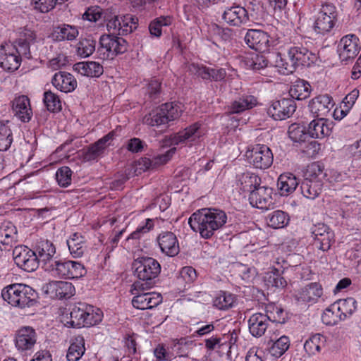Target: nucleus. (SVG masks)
<instances>
[{"label":"nucleus","instance_id":"f257e3e1","mask_svg":"<svg viewBox=\"0 0 361 361\" xmlns=\"http://www.w3.org/2000/svg\"><path fill=\"white\" fill-rule=\"evenodd\" d=\"M227 222V214L223 210L204 208L194 212L188 219L191 228L204 239H210Z\"/></svg>","mask_w":361,"mask_h":361},{"label":"nucleus","instance_id":"f03ea898","mask_svg":"<svg viewBox=\"0 0 361 361\" xmlns=\"http://www.w3.org/2000/svg\"><path fill=\"white\" fill-rule=\"evenodd\" d=\"M287 56L289 62L283 58L281 53L276 54L275 66L283 75L293 73L298 66L310 67L317 61V54L302 45L290 47L287 50Z\"/></svg>","mask_w":361,"mask_h":361},{"label":"nucleus","instance_id":"7ed1b4c3","mask_svg":"<svg viewBox=\"0 0 361 361\" xmlns=\"http://www.w3.org/2000/svg\"><path fill=\"white\" fill-rule=\"evenodd\" d=\"M135 275L139 281L133 284L137 289H149L154 284V279L161 272V265L152 257H141L133 262Z\"/></svg>","mask_w":361,"mask_h":361},{"label":"nucleus","instance_id":"20e7f679","mask_svg":"<svg viewBox=\"0 0 361 361\" xmlns=\"http://www.w3.org/2000/svg\"><path fill=\"white\" fill-rule=\"evenodd\" d=\"M37 293L30 286L13 283L1 290V298L13 307L23 309L37 302Z\"/></svg>","mask_w":361,"mask_h":361},{"label":"nucleus","instance_id":"39448f33","mask_svg":"<svg viewBox=\"0 0 361 361\" xmlns=\"http://www.w3.org/2000/svg\"><path fill=\"white\" fill-rule=\"evenodd\" d=\"M326 177V173L322 164L313 162L309 164L300 183L302 195L310 200H314L319 197L322 191L323 180Z\"/></svg>","mask_w":361,"mask_h":361},{"label":"nucleus","instance_id":"423d86ee","mask_svg":"<svg viewBox=\"0 0 361 361\" xmlns=\"http://www.w3.org/2000/svg\"><path fill=\"white\" fill-rule=\"evenodd\" d=\"M180 104L174 102L162 104L152 110L143 118V123L152 127L165 130L169 126V123L178 119L182 114Z\"/></svg>","mask_w":361,"mask_h":361},{"label":"nucleus","instance_id":"0eeeda50","mask_svg":"<svg viewBox=\"0 0 361 361\" xmlns=\"http://www.w3.org/2000/svg\"><path fill=\"white\" fill-rule=\"evenodd\" d=\"M282 313V309L271 305L266 307V313L253 314L248 319L250 333L255 337H261L265 334L270 323L284 322V319L282 322L281 321L280 315Z\"/></svg>","mask_w":361,"mask_h":361},{"label":"nucleus","instance_id":"6e6552de","mask_svg":"<svg viewBox=\"0 0 361 361\" xmlns=\"http://www.w3.org/2000/svg\"><path fill=\"white\" fill-rule=\"evenodd\" d=\"M205 134V130L200 122H195L178 133L162 140L161 147L170 145H189L199 142Z\"/></svg>","mask_w":361,"mask_h":361},{"label":"nucleus","instance_id":"1a4fd4ad","mask_svg":"<svg viewBox=\"0 0 361 361\" xmlns=\"http://www.w3.org/2000/svg\"><path fill=\"white\" fill-rule=\"evenodd\" d=\"M128 46V42L124 38L118 37V35H102L99 38V46L96 54L102 60L113 59L116 56L126 52Z\"/></svg>","mask_w":361,"mask_h":361},{"label":"nucleus","instance_id":"9d476101","mask_svg":"<svg viewBox=\"0 0 361 361\" xmlns=\"http://www.w3.org/2000/svg\"><path fill=\"white\" fill-rule=\"evenodd\" d=\"M46 271L60 279H74L84 276L86 273L85 266L79 262L58 259L47 264Z\"/></svg>","mask_w":361,"mask_h":361},{"label":"nucleus","instance_id":"9b49d317","mask_svg":"<svg viewBox=\"0 0 361 361\" xmlns=\"http://www.w3.org/2000/svg\"><path fill=\"white\" fill-rule=\"evenodd\" d=\"M338 20L336 8L332 4H322L313 24L314 31L325 35L331 32Z\"/></svg>","mask_w":361,"mask_h":361},{"label":"nucleus","instance_id":"f8f14e48","mask_svg":"<svg viewBox=\"0 0 361 361\" xmlns=\"http://www.w3.org/2000/svg\"><path fill=\"white\" fill-rule=\"evenodd\" d=\"M248 163L255 169H267L269 168L274 160V156L270 148L262 144L249 147L245 152Z\"/></svg>","mask_w":361,"mask_h":361},{"label":"nucleus","instance_id":"ddd939ff","mask_svg":"<svg viewBox=\"0 0 361 361\" xmlns=\"http://www.w3.org/2000/svg\"><path fill=\"white\" fill-rule=\"evenodd\" d=\"M147 289H137L133 286L130 288V293L134 295L132 299L133 306L138 310H151L157 307L162 302V295L157 292H145Z\"/></svg>","mask_w":361,"mask_h":361},{"label":"nucleus","instance_id":"4468645a","mask_svg":"<svg viewBox=\"0 0 361 361\" xmlns=\"http://www.w3.org/2000/svg\"><path fill=\"white\" fill-rule=\"evenodd\" d=\"M11 255L16 265L25 271L32 272L39 267L40 261L33 249L25 245L15 246Z\"/></svg>","mask_w":361,"mask_h":361},{"label":"nucleus","instance_id":"2eb2a0df","mask_svg":"<svg viewBox=\"0 0 361 361\" xmlns=\"http://www.w3.org/2000/svg\"><path fill=\"white\" fill-rule=\"evenodd\" d=\"M11 255L16 265L25 271L32 272L39 267L40 261L33 249L25 245L15 246Z\"/></svg>","mask_w":361,"mask_h":361},{"label":"nucleus","instance_id":"dca6fc26","mask_svg":"<svg viewBox=\"0 0 361 361\" xmlns=\"http://www.w3.org/2000/svg\"><path fill=\"white\" fill-rule=\"evenodd\" d=\"M311 234L314 245L323 252H328L335 243L334 232L326 224L319 223L313 225L311 228Z\"/></svg>","mask_w":361,"mask_h":361},{"label":"nucleus","instance_id":"f3484780","mask_svg":"<svg viewBox=\"0 0 361 361\" xmlns=\"http://www.w3.org/2000/svg\"><path fill=\"white\" fill-rule=\"evenodd\" d=\"M37 341V334L34 328L24 326L15 334V345L20 353L32 351Z\"/></svg>","mask_w":361,"mask_h":361},{"label":"nucleus","instance_id":"a211bd4d","mask_svg":"<svg viewBox=\"0 0 361 361\" xmlns=\"http://www.w3.org/2000/svg\"><path fill=\"white\" fill-rule=\"evenodd\" d=\"M361 49L359 38L353 34L341 38L338 45V53L342 61L353 59Z\"/></svg>","mask_w":361,"mask_h":361},{"label":"nucleus","instance_id":"6ab92c4d","mask_svg":"<svg viewBox=\"0 0 361 361\" xmlns=\"http://www.w3.org/2000/svg\"><path fill=\"white\" fill-rule=\"evenodd\" d=\"M245 41L248 47L259 52L269 51L273 46V42L267 32L257 29H249L245 36Z\"/></svg>","mask_w":361,"mask_h":361},{"label":"nucleus","instance_id":"aec40b11","mask_svg":"<svg viewBox=\"0 0 361 361\" xmlns=\"http://www.w3.org/2000/svg\"><path fill=\"white\" fill-rule=\"evenodd\" d=\"M296 104L293 98H281L272 102L268 114L275 120H284L290 117L295 111Z\"/></svg>","mask_w":361,"mask_h":361},{"label":"nucleus","instance_id":"412c9836","mask_svg":"<svg viewBox=\"0 0 361 361\" xmlns=\"http://www.w3.org/2000/svg\"><path fill=\"white\" fill-rule=\"evenodd\" d=\"M116 136V132L111 130L94 144L89 145L82 153L83 159L86 161L97 159L104 153L105 150L111 145V142L114 140Z\"/></svg>","mask_w":361,"mask_h":361},{"label":"nucleus","instance_id":"4be33fe9","mask_svg":"<svg viewBox=\"0 0 361 361\" xmlns=\"http://www.w3.org/2000/svg\"><path fill=\"white\" fill-rule=\"evenodd\" d=\"M334 106L332 97L328 94H320L312 98L308 107L315 118H325Z\"/></svg>","mask_w":361,"mask_h":361},{"label":"nucleus","instance_id":"5701e85b","mask_svg":"<svg viewBox=\"0 0 361 361\" xmlns=\"http://www.w3.org/2000/svg\"><path fill=\"white\" fill-rule=\"evenodd\" d=\"M273 189L267 186H259L249 195L250 204L260 209H268L273 204Z\"/></svg>","mask_w":361,"mask_h":361},{"label":"nucleus","instance_id":"b1692460","mask_svg":"<svg viewBox=\"0 0 361 361\" xmlns=\"http://www.w3.org/2000/svg\"><path fill=\"white\" fill-rule=\"evenodd\" d=\"M33 250L40 262L42 263L45 271L48 264H50L52 262L56 261L53 259L56 253V247L51 241L47 239L38 240L33 247Z\"/></svg>","mask_w":361,"mask_h":361},{"label":"nucleus","instance_id":"393cba45","mask_svg":"<svg viewBox=\"0 0 361 361\" xmlns=\"http://www.w3.org/2000/svg\"><path fill=\"white\" fill-rule=\"evenodd\" d=\"M45 293L51 298H70L74 295L75 288L70 282L54 281L46 285Z\"/></svg>","mask_w":361,"mask_h":361},{"label":"nucleus","instance_id":"a878e982","mask_svg":"<svg viewBox=\"0 0 361 361\" xmlns=\"http://www.w3.org/2000/svg\"><path fill=\"white\" fill-rule=\"evenodd\" d=\"M189 68L191 72L203 80L221 81L226 76V71L222 68H210L204 65L192 63Z\"/></svg>","mask_w":361,"mask_h":361},{"label":"nucleus","instance_id":"bb28decb","mask_svg":"<svg viewBox=\"0 0 361 361\" xmlns=\"http://www.w3.org/2000/svg\"><path fill=\"white\" fill-rule=\"evenodd\" d=\"M11 109L14 115L22 122H29L32 116L30 99L27 96L20 95L11 101Z\"/></svg>","mask_w":361,"mask_h":361},{"label":"nucleus","instance_id":"cd10ccee","mask_svg":"<svg viewBox=\"0 0 361 361\" xmlns=\"http://www.w3.org/2000/svg\"><path fill=\"white\" fill-rule=\"evenodd\" d=\"M157 242L161 252L169 257H175L180 252L178 239L172 232L160 233L157 237Z\"/></svg>","mask_w":361,"mask_h":361},{"label":"nucleus","instance_id":"c85d7f7f","mask_svg":"<svg viewBox=\"0 0 361 361\" xmlns=\"http://www.w3.org/2000/svg\"><path fill=\"white\" fill-rule=\"evenodd\" d=\"M222 18L229 25L239 27L248 21V12L242 6H233L224 11Z\"/></svg>","mask_w":361,"mask_h":361},{"label":"nucleus","instance_id":"c756f323","mask_svg":"<svg viewBox=\"0 0 361 361\" xmlns=\"http://www.w3.org/2000/svg\"><path fill=\"white\" fill-rule=\"evenodd\" d=\"M332 122L322 118L312 120L308 125L307 132L310 138L322 139L331 133Z\"/></svg>","mask_w":361,"mask_h":361},{"label":"nucleus","instance_id":"7c9ffc66","mask_svg":"<svg viewBox=\"0 0 361 361\" xmlns=\"http://www.w3.org/2000/svg\"><path fill=\"white\" fill-rule=\"evenodd\" d=\"M52 85L61 92L68 93L75 90L78 82L75 77L66 71H59L51 79Z\"/></svg>","mask_w":361,"mask_h":361},{"label":"nucleus","instance_id":"2f4dec72","mask_svg":"<svg viewBox=\"0 0 361 361\" xmlns=\"http://www.w3.org/2000/svg\"><path fill=\"white\" fill-rule=\"evenodd\" d=\"M176 149V147H173L168 150L166 153L162 154H159L153 158V159H150L147 157H142L140 158L137 163V168L135 171L136 173L137 170H140L139 173L141 171H145L148 169H153L157 165L164 164L167 161H169L173 154L175 153Z\"/></svg>","mask_w":361,"mask_h":361},{"label":"nucleus","instance_id":"473e14b6","mask_svg":"<svg viewBox=\"0 0 361 361\" xmlns=\"http://www.w3.org/2000/svg\"><path fill=\"white\" fill-rule=\"evenodd\" d=\"M323 294L322 285L317 282L310 283L301 288L295 297L298 301L316 302Z\"/></svg>","mask_w":361,"mask_h":361},{"label":"nucleus","instance_id":"72a5a7b5","mask_svg":"<svg viewBox=\"0 0 361 361\" xmlns=\"http://www.w3.org/2000/svg\"><path fill=\"white\" fill-rule=\"evenodd\" d=\"M300 182L296 176L291 173H284L279 176L277 180V188L281 196H288L298 186Z\"/></svg>","mask_w":361,"mask_h":361},{"label":"nucleus","instance_id":"f704fd0d","mask_svg":"<svg viewBox=\"0 0 361 361\" xmlns=\"http://www.w3.org/2000/svg\"><path fill=\"white\" fill-rule=\"evenodd\" d=\"M257 103V99L254 96L243 94L228 106V114H240L247 109L253 108Z\"/></svg>","mask_w":361,"mask_h":361},{"label":"nucleus","instance_id":"c9c22d12","mask_svg":"<svg viewBox=\"0 0 361 361\" xmlns=\"http://www.w3.org/2000/svg\"><path fill=\"white\" fill-rule=\"evenodd\" d=\"M79 31L77 27L68 24H62L55 26L52 32V37L54 40L73 41L77 38Z\"/></svg>","mask_w":361,"mask_h":361},{"label":"nucleus","instance_id":"e433bc0d","mask_svg":"<svg viewBox=\"0 0 361 361\" xmlns=\"http://www.w3.org/2000/svg\"><path fill=\"white\" fill-rule=\"evenodd\" d=\"M85 352V338L77 335L71 338L66 357L68 361H78Z\"/></svg>","mask_w":361,"mask_h":361},{"label":"nucleus","instance_id":"4c0bfd02","mask_svg":"<svg viewBox=\"0 0 361 361\" xmlns=\"http://www.w3.org/2000/svg\"><path fill=\"white\" fill-rule=\"evenodd\" d=\"M75 69L81 75L90 78H99L104 73L102 64L96 61H82L75 64Z\"/></svg>","mask_w":361,"mask_h":361},{"label":"nucleus","instance_id":"58836bf2","mask_svg":"<svg viewBox=\"0 0 361 361\" xmlns=\"http://www.w3.org/2000/svg\"><path fill=\"white\" fill-rule=\"evenodd\" d=\"M1 244L4 246V250L10 251L15 245L17 241L16 227L10 221L1 223Z\"/></svg>","mask_w":361,"mask_h":361},{"label":"nucleus","instance_id":"ea45409f","mask_svg":"<svg viewBox=\"0 0 361 361\" xmlns=\"http://www.w3.org/2000/svg\"><path fill=\"white\" fill-rule=\"evenodd\" d=\"M238 181L240 190L250 194L260 185L262 180L261 178L255 173L245 172L239 176Z\"/></svg>","mask_w":361,"mask_h":361},{"label":"nucleus","instance_id":"a19ab883","mask_svg":"<svg viewBox=\"0 0 361 361\" xmlns=\"http://www.w3.org/2000/svg\"><path fill=\"white\" fill-rule=\"evenodd\" d=\"M311 92V86L308 82L304 80H297L290 86L288 95L290 98L297 100H302L307 98Z\"/></svg>","mask_w":361,"mask_h":361},{"label":"nucleus","instance_id":"79ce46f5","mask_svg":"<svg viewBox=\"0 0 361 361\" xmlns=\"http://www.w3.org/2000/svg\"><path fill=\"white\" fill-rule=\"evenodd\" d=\"M67 245L70 253L75 258L82 257L87 248L84 237L77 233L67 240Z\"/></svg>","mask_w":361,"mask_h":361},{"label":"nucleus","instance_id":"37998d69","mask_svg":"<svg viewBox=\"0 0 361 361\" xmlns=\"http://www.w3.org/2000/svg\"><path fill=\"white\" fill-rule=\"evenodd\" d=\"M326 338L320 334H317L310 337L304 343V349L309 355H315L320 352L324 347Z\"/></svg>","mask_w":361,"mask_h":361},{"label":"nucleus","instance_id":"c03bdc74","mask_svg":"<svg viewBox=\"0 0 361 361\" xmlns=\"http://www.w3.org/2000/svg\"><path fill=\"white\" fill-rule=\"evenodd\" d=\"M236 300L235 295L227 291H219L213 300V305L221 310L233 307Z\"/></svg>","mask_w":361,"mask_h":361},{"label":"nucleus","instance_id":"a18cd8bd","mask_svg":"<svg viewBox=\"0 0 361 361\" xmlns=\"http://www.w3.org/2000/svg\"><path fill=\"white\" fill-rule=\"evenodd\" d=\"M344 319L345 317H342L339 311V307H337L336 303H334L327 307L322 316L323 323L328 326L336 325L339 322Z\"/></svg>","mask_w":361,"mask_h":361},{"label":"nucleus","instance_id":"49530a36","mask_svg":"<svg viewBox=\"0 0 361 361\" xmlns=\"http://www.w3.org/2000/svg\"><path fill=\"white\" fill-rule=\"evenodd\" d=\"M288 136L294 142L303 143L309 142L307 128L298 123L291 124L288 130Z\"/></svg>","mask_w":361,"mask_h":361},{"label":"nucleus","instance_id":"de8ad7c7","mask_svg":"<svg viewBox=\"0 0 361 361\" xmlns=\"http://www.w3.org/2000/svg\"><path fill=\"white\" fill-rule=\"evenodd\" d=\"M87 305L86 303L78 302L73 306L70 313L69 323L71 326L78 328L82 326Z\"/></svg>","mask_w":361,"mask_h":361},{"label":"nucleus","instance_id":"09e8293b","mask_svg":"<svg viewBox=\"0 0 361 361\" xmlns=\"http://www.w3.org/2000/svg\"><path fill=\"white\" fill-rule=\"evenodd\" d=\"M267 221L269 226L273 228H281L288 225L289 217L286 212L276 210L268 214Z\"/></svg>","mask_w":361,"mask_h":361},{"label":"nucleus","instance_id":"8fccbe9b","mask_svg":"<svg viewBox=\"0 0 361 361\" xmlns=\"http://www.w3.org/2000/svg\"><path fill=\"white\" fill-rule=\"evenodd\" d=\"M171 23L172 18L169 16H160L154 19L148 27L151 36L160 37L162 35V27L169 26Z\"/></svg>","mask_w":361,"mask_h":361},{"label":"nucleus","instance_id":"3c124183","mask_svg":"<svg viewBox=\"0 0 361 361\" xmlns=\"http://www.w3.org/2000/svg\"><path fill=\"white\" fill-rule=\"evenodd\" d=\"M96 41L91 37L81 39L76 45L77 54L81 57H88L95 51Z\"/></svg>","mask_w":361,"mask_h":361},{"label":"nucleus","instance_id":"603ef678","mask_svg":"<svg viewBox=\"0 0 361 361\" xmlns=\"http://www.w3.org/2000/svg\"><path fill=\"white\" fill-rule=\"evenodd\" d=\"M102 317L103 313L99 309L88 305L82 327L97 325L102 322Z\"/></svg>","mask_w":361,"mask_h":361},{"label":"nucleus","instance_id":"864d4df0","mask_svg":"<svg viewBox=\"0 0 361 361\" xmlns=\"http://www.w3.org/2000/svg\"><path fill=\"white\" fill-rule=\"evenodd\" d=\"M282 272L276 268H273L270 272L267 274L265 277L267 284L277 288H285L287 286V281L281 276Z\"/></svg>","mask_w":361,"mask_h":361},{"label":"nucleus","instance_id":"5fc2aeb1","mask_svg":"<svg viewBox=\"0 0 361 361\" xmlns=\"http://www.w3.org/2000/svg\"><path fill=\"white\" fill-rule=\"evenodd\" d=\"M21 63V57L18 56L16 53L5 54L1 56V68L4 70L13 72L16 71Z\"/></svg>","mask_w":361,"mask_h":361},{"label":"nucleus","instance_id":"6e6d98bb","mask_svg":"<svg viewBox=\"0 0 361 361\" xmlns=\"http://www.w3.org/2000/svg\"><path fill=\"white\" fill-rule=\"evenodd\" d=\"M47 109L51 112H58L61 110V102L59 96L51 91H45L43 97Z\"/></svg>","mask_w":361,"mask_h":361},{"label":"nucleus","instance_id":"4d7b16f0","mask_svg":"<svg viewBox=\"0 0 361 361\" xmlns=\"http://www.w3.org/2000/svg\"><path fill=\"white\" fill-rule=\"evenodd\" d=\"M342 317H345V319L353 314L357 309V301L353 298H348L344 300H340L336 302Z\"/></svg>","mask_w":361,"mask_h":361},{"label":"nucleus","instance_id":"13d9d810","mask_svg":"<svg viewBox=\"0 0 361 361\" xmlns=\"http://www.w3.org/2000/svg\"><path fill=\"white\" fill-rule=\"evenodd\" d=\"M289 346L290 341L288 337L282 336L273 343L270 348V353L276 357H279L285 353L289 348Z\"/></svg>","mask_w":361,"mask_h":361},{"label":"nucleus","instance_id":"bf43d9fd","mask_svg":"<svg viewBox=\"0 0 361 361\" xmlns=\"http://www.w3.org/2000/svg\"><path fill=\"white\" fill-rule=\"evenodd\" d=\"M122 19L120 20L122 23V27H120L121 35H125L131 33L135 30L138 25V18L131 14H126L122 16Z\"/></svg>","mask_w":361,"mask_h":361},{"label":"nucleus","instance_id":"052dcab7","mask_svg":"<svg viewBox=\"0 0 361 361\" xmlns=\"http://www.w3.org/2000/svg\"><path fill=\"white\" fill-rule=\"evenodd\" d=\"M72 171L68 166L59 168L56 173V178L61 187H68L71 183Z\"/></svg>","mask_w":361,"mask_h":361},{"label":"nucleus","instance_id":"680f3d73","mask_svg":"<svg viewBox=\"0 0 361 361\" xmlns=\"http://www.w3.org/2000/svg\"><path fill=\"white\" fill-rule=\"evenodd\" d=\"M104 19L106 21V27L109 33L121 35L120 27H122V23L120 20H123L122 16L115 15L110 18L104 16Z\"/></svg>","mask_w":361,"mask_h":361},{"label":"nucleus","instance_id":"e2e57ef3","mask_svg":"<svg viewBox=\"0 0 361 361\" xmlns=\"http://www.w3.org/2000/svg\"><path fill=\"white\" fill-rule=\"evenodd\" d=\"M154 228V220L152 219H147L144 225L137 228L128 238L127 240H138L141 238L142 235L148 233Z\"/></svg>","mask_w":361,"mask_h":361},{"label":"nucleus","instance_id":"0e129e2a","mask_svg":"<svg viewBox=\"0 0 361 361\" xmlns=\"http://www.w3.org/2000/svg\"><path fill=\"white\" fill-rule=\"evenodd\" d=\"M104 16H107V14L104 13L100 7L94 6L88 8L82 15V18L95 23L101 18H104Z\"/></svg>","mask_w":361,"mask_h":361},{"label":"nucleus","instance_id":"69168bd1","mask_svg":"<svg viewBox=\"0 0 361 361\" xmlns=\"http://www.w3.org/2000/svg\"><path fill=\"white\" fill-rule=\"evenodd\" d=\"M213 31L223 42H231L234 36L235 31L228 27H222L215 24Z\"/></svg>","mask_w":361,"mask_h":361},{"label":"nucleus","instance_id":"338daca9","mask_svg":"<svg viewBox=\"0 0 361 361\" xmlns=\"http://www.w3.org/2000/svg\"><path fill=\"white\" fill-rule=\"evenodd\" d=\"M268 60L263 55L257 54L247 61V65L254 71H260L267 67Z\"/></svg>","mask_w":361,"mask_h":361},{"label":"nucleus","instance_id":"774afa93","mask_svg":"<svg viewBox=\"0 0 361 361\" xmlns=\"http://www.w3.org/2000/svg\"><path fill=\"white\" fill-rule=\"evenodd\" d=\"M30 46V45L28 44L27 42L18 39L16 41L14 44L16 54L20 57L24 56L27 59L31 58Z\"/></svg>","mask_w":361,"mask_h":361}]
</instances>
